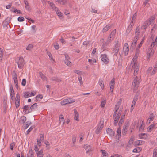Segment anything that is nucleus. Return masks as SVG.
Instances as JSON below:
<instances>
[{
	"instance_id": "nucleus-59",
	"label": "nucleus",
	"mask_w": 157,
	"mask_h": 157,
	"mask_svg": "<svg viewBox=\"0 0 157 157\" xmlns=\"http://www.w3.org/2000/svg\"><path fill=\"white\" fill-rule=\"evenodd\" d=\"M106 101L105 100L102 101L101 103V106L102 108L104 107L106 103Z\"/></svg>"
},
{
	"instance_id": "nucleus-48",
	"label": "nucleus",
	"mask_w": 157,
	"mask_h": 157,
	"mask_svg": "<svg viewBox=\"0 0 157 157\" xmlns=\"http://www.w3.org/2000/svg\"><path fill=\"white\" fill-rule=\"evenodd\" d=\"M33 45L31 44H29L27 47L26 49L28 50H30L31 49L33 48Z\"/></svg>"
},
{
	"instance_id": "nucleus-4",
	"label": "nucleus",
	"mask_w": 157,
	"mask_h": 157,
	"mask_svg": "<svg viewBox=\"0 0 157 157\" xmlns=\"http://www.w3.org/2000/svg\"><path fill=\"white\" fill-rule=\"evenodd\" d=\"M140 82V78H138L137 76H136L134 79L132 83V86L134 87V90H136L137 89Z\"/></svg>"
},
{
	"instance_id": "nucleus-15",
	"label": "nucleus",
	"mask_w": 157,
	"mask_h": 157,
	"mask_svg": "<svg viewBox=\"0 0 157 157\" xmlns=\"http://www.w3.org/2000/svg\"><path fill=\"white\" fill-rule=\"evenodd\" d=\"M155 19V15H153L151 16L149 18V20L148 21L149 24H151L152 22H154Z\"/></svg>"
},
{
	"instance_id": "nucleus-62",
	"label": "nucleus",
	"mask_w": 157,
	"mask_h": 157,
	"mask_svg": "<svg viewBox=\"0 0 157 157\" xmlns=\"http://www.w3.org/2000/svg\"><path fill=\"white\" fill-rule=\"evenodd\" d=\"M34 150L36 153H37V152H39V149L38 148L37 145H35L34 146Z\"/></svg>"
},
{
	"instance_id": "nucleus-61",
	"label": "nucleus",
	"mask_w": 157,
	"mask_h": 157,
	"mask_svg": "<svg viewBox=\"0 0 157 157\" xmlns=\"http://www.w3.org/2000/svg\"><path fill=\"white\" fill-rule=\"evenodd\" d=\"M14 91H12L10 93V96L11 98V99L12 100H13V97L14 96Z\"/></svg>"
},
{
	"instance_id": "nucleus-58",
	"label": "nucleus",
	"mask_w": 157,
	"mask_h": 157,
	"mask_svg": "<svg viewBox=\"0 0 157 157\" xmlns=\"http://www.w3.org/2000/svg\"><path fill=\"white\" fill-rule=\"evenodd\" d=\"M26 83V81L25 79L23 78L22 79V82H21V84L23 86H25V85Z\"/></svg>"
},
{
	"instance_id": "nucleus-50",
	"label": "nucleus",
	"mask_w": 157,
	"mask_h": 157,
	"mask_svg": "<svg viewBox=\"0 0 157 157\" xmlns=\"http://www.w3.org/2000/svg\"><path fill=\"white\" fill-rule=\"evenodd\" d=\"M48 4H50V5L53 8H55V10H56V8L55 7V5L53 3L51 2L50 1H48Z\"/></svg>"
},
{
	"instance_id": "nucleus-42",
	"label": "nucleus",
	"mask_w": 157,
	"mask_h": 157,
	"mask_svg": "<svg viewBox=\"0 0 157 157\" xmlns=\"http://www.w3.org/2000/svg\"><path fill=\"white\" fill-rule=\"evenodd\" d=\"M43 96L41 95H37L36 97V101L37 102L38 101H39V98H40V99H42L43 98Z\"/></svg>"
},
{
	"instance_id": "nucleus-33",
	"label": "nucleus",
	"mask_w": 157,
	"mask_h": 157,
	"mask_svg": "<svg viewBox=\"0 0 157 157\" xmlns=\"http://www.w3.org/2000/svg\"><path fill=\"white\" fill-rule=\"evenodd\" d=\"M155 126V125L152 124L150 125L147 128V130L148 132H151L154 126Z\"/></svg>"
},
{
	"instance_id": "nucleus-12",
	"label": "nucleus",
	"mask_w": 157,
	"mask_h": 157,
	"mask_svg": "<svg viewBox=\"0 0 157 157\" xmlns=\"http://www.w3.org/2000/svg\"><path fill=\"white\" fill-rule=\"evenodd\" d=\"M144 143V142L142 140H137L134 143V145L135 147H137L139 145L143 144Z\"/></svg>"
},
{
	"instance_id": "nucleus-2",
	"label": "nucleus",
	"mask_w": 157,
	"mask_h": 157,
	"mask_svg": "<svg viewBox=\"0 0 157 157\" xmlns=\"http://www.w3.org/2000/svg\"><path fill=\"white\" fill-rule=\"evenodd\" d=\"M16 63H17L19 68H22L24 64V60L23 57H17L15 60Z\"/></svg>"
},
{
	"instance_id": "nucleus-37",
	"label": "nucleus",
	"mask_w": 157,
	"mask_h": 157,
	"mask_svg": "<svg viewBox=\"0 0 157 157\" xmlns=\"http://www.w3.org/2000/svg\"><path fill=\"white\" fill-rule=\"evenodd\" d=\"M21 121L22 123H24L26 121V118L25 116H23L20 118Z\"/></svg>"
},
{
	"instance_id": "nucleus-9",
	"label": "nucleus",
	"mask_w": 157,
	"mask_h": 157,
	"mask_svg": "<svg viewBox=\"0 0 157 157\" xmlns=\"http://www.w3.org/2000/svg\"><path fill=\"white\" fill-rule=\"evenodd\" d=\"M123 50H124V54L125 56L127 55L129 51V46L127 43H125L124 44Z\"/></svg>"
},
{
	"instance_id": "nucleus-45",
	"label": "nucleus",
	"mask_w": 157,
	"mask_h": 157,
	"mask_svg": "<svg viewBox=\"0 0 157 157\" xmlns=\"http://www.w3.org/2000/svg\"><path fill=\"white\" fill-rule=\"evenodd\" d=\"M6 19L4 20L3 22V25L4 27H7L8 25H9L8 21L6 20Z\"/></svg>"
},
{
	"instance_id": "nucleus-20",
	"label": "nucleus",
	"mask_w": 157,
	"mask_h": 157,
	"mask_svg": "<svg viewBox=\"0 0 157 157\" xmlns=\"http://www.w3.org/2000/svg\"><path fill=\"white\" fill-rule=\"evenodd\" d=\"M133 24H132L130 23V25L128 26L126 31V32L128 34L129 33L131 32V31L132 30V28L133 27Z\"/></svg>"
},
{
	"instance_id": "nucleus-36",
	"label": "nucleus",
	"mask_w": 157,
	"mask_h": 157,
	"mask_svg": "<svg viewBox=\"0 0 157 157\" xmlns=\"http://www.w3.org/2000/svg\"><path fill=\"white\" fill-rule=\"evenodd\" d=\"M153 157H157V147L154 149Z\"/></svg>"
},
{
	"instance_id": "nucleus-52",
	"label": "nucleus",
	"mask_w": 157,
	"mask_h": 157,
	"mask_svg": "<svg viewBox=\"0 0 157 157\" xmlns=\"http://www.w3.org/2000/svg\"><path fill=\"white\" fill-rule=\"evenodd\" d=\"M13 79L17 78V74L14 71L13 72Z\"/></svg>"
},
{
	"instance_id": "nucleus-6",
	"label": "nucleus",
	"mask_w": 157,
	"mask_h": 157,
	"mask_svg": "<svg viewBox=\"0 0 157 157\" xmlns=\"http://www.w3.org/2000/svg\"><path fill=\"white\" fill-rule=\"evenodd\" d=\"M104 123L103 122H100L99 124H98L97 128L96 130L95 133L97 134H99L101 131L103 127Z\"/></svg>"
},
{
	"instance_id": "nucleus-23",
	"label": "nucleus",
	"mask_w": 157,
	"mask_h": 157,
	"mask_svg": "<svg viewBox=\"0 0 157 157\" xmlns=\"http://www.w3.org/2000/svg\"><path fill=\"white\" fill-rule=\"evenodd\" d=\"M139 136L140 139H145L147 138V135L145 133H140L139 134Z\"/></svg>"
},
{
	"instance_id": "nucleus-39",
	"label": "nucleus",
	"mask_w": 157,
	"mask_h": 157,
	"mask_svg": "<svg viewBox=\"0 0 157 157\" xmlns=\"http://www.w3.org/2000/svg\"><path fill=\"white\" fill-rule=\"evenodd\" d=\"M148 52V53H149L151 56H153L154 52V51L151 48H150L149 49Z\"/></svg>"
},
{
	"instance_id": "nucleus-26",
	"label": "nucleus",
	"mask_w": 157,
	"mask_h": 157,
	"mask_svg": "<svg viewBox=\"0 0 157 157\" xmlns=\"http://www.w3.org/2000/svg\"><path fill=\"white\" fill-rule=\"evenodd\" d=\"M116 33V29H114L111 32L110 35V37H113V39H114L115 37V36Z\"/></svg>"
},
{
	"instance_id": "nucleus-32",
	"label": "nucleus",
	"mask_w": 157,
	"mask_h": 157,
	"mask_svg": "<svg viewBox=\"0 0 157 157\" xmlns=\"http://www.w3.org/2000/svg\"><path fill=\"white\" fill-rule=\"evenodd\" d=\"M3 56V51L2 48H0V60H2V58Z\"/></svg>"
},
{
	"instance_id": "nucleus-7",
	"label": "nucleus",
	"mask_w": 157,
	"mask_h": 157,
	"mask_svg": "<svg viewBox=\"0 0 157 157\" xmlns=\"http://www.w3.org/2000/svg\"><path fill=\"white\" fill-rule=\"evenodd\" d=\"M101 60L105 64H107L109 62V60L106 54L102 55L101 56Z\"/></svg>"
},
{
	"instance_id": "nucleus-57",
	"label": "nucleus",
	"mask_w": 157,
	"mask_h": 157,
	"mask_svg": "<svg viewBox=\"0 0 157 157\" xmlns=\"http://www.w3.org/2000/svg\"><path fill=\"white\" fill-rule=\"evenodd\" d=\"M156 29H157L156 25V24H155V25H154L152 29H151V32L152 33L153 31H155L156 30Z\"/></svg>"
},
{
	"instance_id": "nucleus-51",
	"label": "nucleus",
	"mask_w": 157,
	"mask_h": 157,
	"mask_svg": "<svg viewBox=\"0 0 157 157\" xmlns=\"http://www.w3.org/2000/svg\"><path fill=\"white\" fill-rule=\"evenodd\" d=\"M68 104H71L75 102V100L73 99H67Z\"/></svg>"
},
{
	"instance_id": "nucleus-11",
	"label": "nucleus",
	"mask_w": 157,
	"mask_h": 157,
	"mask_svg": "<svg viewBox=\"0 0 157 157\" xmlns=\"http://www.w3.org/2000/svg\"><path fill=\"white\" fill-rule=\"evenodd\" d=\"M74 110L75 114L74 119L75 120L78 121H79V114L75 109H74Z\"/></svg>"
},
{
	"instance_id": "nucleus-49",
	"label": "nucleus",
	"mask_w": 157,
	"mask_h": 157,
	"mask_svg": "<svg viewBox=\"0 0 157 157\" xmlns=\"http://www.w3.org/2000/svg\"><path fill=\"white\" fill-rule=\"evenodd\" d=\"M117 135H118L119 137L121 136V129L120 128H119L117 130Z\"/></svg>"
},
{
	"instance_id": "nucleus-18",
	"label": "nucleus",
	"mask_w": 157,
	"mask_h": 157,
	"mask_svg": "<svg viewBox=\"0 0 157 157\" xmlns=\"http://www.w3.org/2000/svg\"><path fill=\"white\" fill-rule=\"evenodd\" d=\"M112 26L110 25H107L105 26L104 27V28L102 30L103 32H105L107 31Z\"/></svg>"
},
{
	"instance_id": "nucleus-30",
	"label": "nucleus",
	"mask_w": 157,
	"mask_h": 157,
	"mask_svg": "<svg viewBox=\"0 0 157 157\" xmlns=\"http://www.w3.org/2000/svg\"><path fill=\"white\" fill-rule=\"evenodd\" d=\"M67 99H65L62 101L61 102V104L62 105H64L69 104Z\"/></svg>"
},
{
	"instance_id": "nucleus-1",
	"label": "nucleus",
	"mask_w": 157,
	"mask_h": 157,
	"mask_svg": "<svg viewBox=\"0 0 157 157\" xmlns=\"http://www.w3.org/2000/svg\"><path fill=\"white\" fill-rule=\"evenodd\" d=\"M132 64H133L132 69V71H134V75L136 76L137 75L138 72L139 70V65L137 63V60L132 59Z\"/></svg>"
},
{
	"instance_id": "nucleus-60",
	"label": "nucleus",
	"mask_w": 157,
	"mask_h": 157,
	"mask_svg": "<svg viewBox=\"0 0 157 157\" xmlns=\"http://www.w3.org/2000/svg\"><path fill=\"white\" fill-rule=\"evenodd\" d=\"M134 140V138L133 136H131V138L129 141V143L130 144H132L133 143V141Z\"/></svg>"
},
{
	"instance_id": "nucleus-16",
	"label": "nucleus",
	"mask_w": 157,
	"mask_h": 157,
	"mask_svg": "<svg viewBox=\"0 0 157 157\" xmlns=\"http://www.w3.org/2000/svg\"><path fill=\"white\" fill-rule=\"evenodd\" d=\"M155 117V116L153 113H151L150 115L149 118L148 119L147 121V122L148 121H149V124L150 122L152 121L154 119Z\"/></svg>"
},
{
	"instance_id": "nucleus-31",
	"label": "nucleus",
	"mask_w": 157,
	"mask_h": 157,
	"mask_svg": "<svg viewBox=\"0 0 157 157\" xmlns=\"http://www.w3.org/2000/svg\"><path fill=\"white\" fill-rule=\"evenodd\" d=\"M40 75L41 76V78L42 80H47V78L45 76L42 72H40L39 73Z\"/></svg>"
},
{
	"instance_id": "nucleus-63",
	"label": "nucleus",
	"mask_w": 157,
	"mask_h": 157,
	"mask_svg": "<svg viewBox=\"0 0 157 157\" xmlns=\"http://www.w3.org/2000/svg\"><path fill=\"white\" fill-rule=\"evenodd\" d=\"M137 42H133L132 43V44L131 45V47L132 48H134L136 45V44Z\"/></svg>"
},
{
	"instance_id": "nucleus-24",
	"label": "nucleus",
	"mask_w": 157,
	"mask_h": 157,
	"mask_svg": "<svg viewBox=\"0 0 157 157\" xmlns=\"http://www.w3.org/2000/svg\"><path fill=\"white\" fill-rule=\"evenodd\" d=\"M51 79L52 81H57L58 82L61 81V80L60 78H59L56 77H52L51 78Z\"/></svg>"
},
{
	"instance_id": "nucleus-56",
	"label": "nucleus",
	"mask_w": 157,
	"mask_h": 157,
	"mask_svg": "<svg viewBox=\"0 0 157 157\" xmlns=\"http://www.w3.org/2000/svg\"><path fill=\"white\" fill-rule=\"evenodd\" d=\"M14 146H15V144L14 143H12L11 144H10V149L11 150H13V147H14Z\"/></svg>"
},
{
	"instance_id": "nucleus-5",
	"label": "nucleus",
	"mask_w": 157,
	"mask_h": 157,
	"mask_svg": "<svg viewBox=\"0 0 157 157\" xmlns=\"http://www.w3.org/2000/svg\"><path fill=\"white\" fill-rule=\"evenodd\" d=\"M84 148L86 150V153L89 155L90 154V152L93 149V147L92 146L88 144L84 145Z\"/></svg>"
},
{
	"instance_id": "nucleus-19",
	"label": "nucleus",
	"mask_w": 157,
	"mask_h": 157,
	"mask_svg": "<svg viewBox=\"0 0 157 157\" xmlns=\"http://www.w3.org/2000/svg\"><path fill=\"white\" fill-rule=\"evenodd\" d=\"M37 106L38 105L36 103H35L30 107V109L31 111V112H32L33 110H35L36 109Z\"/></svg>"
},
{
	"instance_id": "nucleus-54",
	"label": "nucleus",
	"mask_w": 157,
	"mask_h": 157,
	"mask_svg": "<svg viewBox=\"0 0 157 157\" xmlns=\"http://www.w3.org/2000/svg\"><path fill=\"white\" fill-rule=\"evenodd\" d=\"M57 2H58L60 3L61 4H64L66 2V0H62L61 1H60L59 0H57Z\"/></svg>"
},
{
	"instance_id": "nucleus-38",
	"label": "nucleus",
	"mask_w": 157,
	"mask_h": 157,
	"mask_svg": "<svg viewBox=\"0 0 157 157\" xmlns=\"http://www.w3.org/2000/svg\"><path fill=\"white\" fill-rule=\"evenodd\" d=\"M141 150V149L139 147L134 149L133 150V152L135 153L139 152Z\"/></svg>"
},
{
	"instance_id": "nucleus-25",
	"label": "nucleus",
	"mask_w": 157,
	"mask_h": 157,
	"mask_svg": "<svg viewBox=\"0 0 157 157\" xmlns=\"http://www.w3.org/2000/svg\"><path fill=\"white\" fill-rule=\"evenodd\" d=\"M101 151L103 155V157H108V154L104 150H101Z\"/></svg>"
},
{
	"instance_id": "nucleus-14",
	"label": "nucleus",
	"mask_w": 157,
	"mask_h": 157,
	"mask_svg": "<svg viewBox=\"0 0 157 157\" xmlns=\"http://www.w3.org/2000/svg\"><path fill=\"white\" fill-rule=\"evenodd\" d=\"M34 94L32 92H31V93H29V92H25V94L24 96V97L26 98L28 97L34 96Z\"/></svg>"
},
{
	"instance_id": "nucleus-44",
	"label": "nucleus",
	"mask_w": 157,
	"mask_h": 157,
	"mask_svg": "<svg viewBox=\"0 0 157 157\" xmlns=\"http://www.w3.org/2000/svg\"><path fill=\"white\" fill-rule=\"evenodd\" d=\"M64 62L68 66H71L72 65L71 62L70 61L68 60H65Z\"/></svg>"
},
{
	"instance_id": "nucleus-43",
	"label": "nucleus",
	"mask_w": 157,
	"mask_h": 157,
	"mask_svg": "<svg viewBox=\"0 0 157 157\" xmlns=\"http://www.w3.org/2000/svg\"><path fill=\"white\" fill-rule=\"evenodd\" d=\"M26 123V124L24 126V128L25 129L27 128L31 124V123L30 121H28Z\"/></svg>"
},
{
	"instance_id": "nucleus-41",
	"label": "nucleus",
	"mask_w": 157,
	"mask_h": 157,
	"mask_svg": "<svg viewBox=\"0 0 157 157\" xmlns=\"http://www.w3.org/2000/svg\"><path fill=\"white\" fill-rule=\"evenodd\" d=\"M124 119L123 117H121L120 119V120L118 123V125L120 127L122 123L124 122Z\"/></svg>"
},
{
	"instance_id": "nucleus-35",
	"label": "nucleus",
	"mask_w": 157,
	"mask_h": 157,
	"mask_svg": "<svg viewBox=\"0 0 157 157\" xmlns=\"http://www.w3.org/2000/svg\"><path fill=\"white\" fill-rule=\"evenodd\" d=\"M137 15V12H136L133 15L132 18V21L131 22V24H133V21L135 20L136 18V16Z\"/></svg>"
},
{
	"instance_id": "nucleus-28",
	"label": "nucleus",
	"mask_w": 157,
	"mask_h": 157,
	"mask_svg": "<svg viewBox=\"0 0 157 157\" xmlns=\"http://www.w3.org/2000/svg\"><path fill=\"white\" fill-rule=\"evenodd\" d=\"M99 84L103 90L104 87V85L102 80L100 79L99 81Z\"/></svg>"
},
{
	"instance_id": "nucleus-3",
	"label": "nucleus",
	"mask_w": 157,
	"mask_h": 157,
	"mask_svg": "<svg viewBox=\"0 0 157 157\" xmlns=\"http://www.w3.org/2000/svg\"><path fill=\"white\" fill-rule=\"evenodd\" d=\"M119 47V43L118 41H116L115 42V44L113 48V50L112 51V53L114 54V55H115L116 56H117L118 53L120 48Z\"/></svg>"
},
{
	"instance_id": "nucleus-47",
	"label": "nucleus",
	"mask_w": 157,
	"mask_h": 157,
	"mask_svg": "<svg viewBox=\"0 0 157 157\" xmlns=\"http://www.w3.org/2000/svg\"><path fill=\"white\" fill-rule=\"evenodd\" d=\"M29 152L30 157H34V152L32 149H29Z\"/></svg>"
},
{
	"instance_id": "nucleus-40",
	"label": "nucleus",
	"mask_w": 157,
	"mask_h": 157,
	"mask_svg": "<svg viewBox=\"0 0 157 157\" xmlns=\"http://www.w3.org/2000/svg\"><path fill=\"white\" fill-rule=\"evenodd\" d=\"M55 11L57 15L59 17H61L62 15V13L58 10L57 8H56Z\"/></svg>"
},
{
	"instance_id": "nucleus-55",
	"label": "nucleus",
	"mask_w": 157,
	"mask_h": 157,
	"mask_svg": "<svg viewBox=\"0 0 157 157\" xmlns=\"http://www.w3.org/2000/svg\"><path fill=\"white\" fill-rule=\"evenodd\" d=\"M144 129V126H143V124L140 126L139 129V131L140 132H142Z\"/></svg>"
},
{
	"instance_id": "nucleus-34",
	"label": "nucleus",
	"mask_w": 157,
	"mask_h": 157,
	"mask_svg": "<svg viewBox=\"0 0 157 157\" xmlns=\"http://www.w3.org/2000/svg\"><path fill=\"white\" fill-rule=\"evenodd\" d=\"M119 107V106L117 104L115 106L114 108L115 111H114V116H115L116 115L117 112V111L118 110Z\"/></svg>"
},
{
	"instance_id": "nucleus-13",
	"label": "nucleus",
	"mask_w": 157,
	"mask_h": 157,
	"mask_svg": "<svg viewBox=\"0 0 157 157\" xmlns=\"http://www.w3.org/2000/svg\"><path fill=\"white\" fill-rule=\"evenodd\" d=\"M129 126L128 124H126L124 126L123 130L122 133L123 135H124L126 134V132L127 131V128Z\"/></svg>"
},
{
	"instance_id": "nucleus-22",
	"label": "nucleus",
	"mask_w": 157,
	"mask_h": 157,
	"mask_svg": "<svg viewBox=\"0 0 157 157\" xmlns=\"http://www.w3.org/2000/svg\"><path fill=\"white\" fill-rule=\"evenodd\" d=\"M42 150H40L39 152L36 153L37 154V157H43L44 155Z\"/></svg>"
},
{
	"instance_id": "nucleus-21",
	"label": "nucleus",
	"mask_w": 157,
	"mask_h": 157,
	"mask_svg": "<svg viewBox=\"0 0 157 157\" xmlns=\"http://www.w3.org/2000/svg\"><path fill=\"white\" fill-rule=\"evenodd\" d=\"M138 98V95H135V96H134L133 101L132 103V105H135L136 104V101H137Z\"/></svg>"
},
{
	"instance_id": "nucleus-17",
	"label": "nucleus",
	"mask_w": 157,
	"mask_h": 157,
	"mask_svg": "<svg viewBox=\"0 0 157 157\" xmlns=\"http://www.w3.org/2000/svg\"><path fill=\"white\" fill-rule=\"evenodd\" d=\"M107 132L108 134L111 136H113L114 134V132L110 128H108L107 129Z\"/></svg>"
},
{
	"instance_id": "nucleus-64",
	"label": "nucleus",
	"mask_w": 157,
	"mask_h": 157,
	"mask_svg": "<svg viewBox=\"0 0 157 157\" xmlns=\"http://www.w3.org/2000/svg\"><path fill=\"white\" fill-rule=\"evenodd\" d=\"M74 73H76L78 75L80 74V73H81V71H80L76 70H75L74 71Z\"/></svg>"
},
{
	"instance_id": "nucleus-27",
	"label": "nucleus",
	"mask_w": 157,
	"mask_h": 157,
	"mask_svg": "<svg viewBox=\"0 0 157 157\" xmlns=\"http://www.w3.org/2000/svg\"><path fill=\"white\" fill-rule=\"evenodd\" d=\"M15 105H16V108H18L20 105V100H15Z\"/></svg>"
},
{
	"instance_id": "nucleus-8",
	"label": "nucleus",
	"mask_w": 157,
	"mask_h": 157,
	"mask_svg": "<svg viewBox=\"0 0 157 157\" xmlns=\"http://www.w3.org/2000/svg\"><path fill=\"white\" fill-rule=\"evenodd\" d=\"M29 108L30 106L29 105H25L23 107V112L25 114H28L31 112L30 109H29Z\"/></svg>"
},
{
	"instance_id": "nucleus-46",
	"label": "nucleus",
	"mask_w": 157,
	"mask_h": 157,
	"mask_svg": "<svg viewBox=\"0 0 157 157\" xmlns=\"http://www.w3.org/2000/svg\"><path fill=\"white\" fill-rule=\"evenodd\" d=\"M157 70V64H156L155 66V67L153 69V71L152 72V75H154L155 73V72Z\"/></svg>"
},
{
	"instance_id": "nucleus-10",
	"label": "nucleus",
	"mask_w": 157,
	"mask_h": 157,
	"mask_svg": "<svg viewBox=\"0 0 157 157\" xmlns=\"http://www.w3.org/2000/svg\"><path fill=\"white\" fill-rule=\"evenodd\" d=\"M149 25V24L148 23V20H147L144 23L143 25L141 27V29L145 31Z\"/></svg>"
},
{
	"instance_id": "nucleus-53",
	"label": "nucleus",
	"mask_w": 157,
	"mask_h": 157,
	"mask_svg": "<svg viewBox=\"0 0 157 157\" xmlns=\"http://www.w3.org/2000/svg\"><path fill=\"white\" fill-rule=\"evenodd\" d=\"M18 21L19 22H22L24 20V18L23 17H19L18 18Z\"/></svg>"
},
{
	"instance_id": "nucleus-29",
	"label": "nucleus",
	"mask_w": 157,
	"mask_h": 157,
	"mask_svg": "<svg viewBox=\"0 0 157 157\" xmlns=\"http://www.w3.org/2000/svg\"><path fill=\"white\" fill-rule=\"evenodd\" d=\"M24 2L25 4V7L26 9L28 10H29V5L28 2L26 0H24Z\"/></svg>"
}]
</instances>
